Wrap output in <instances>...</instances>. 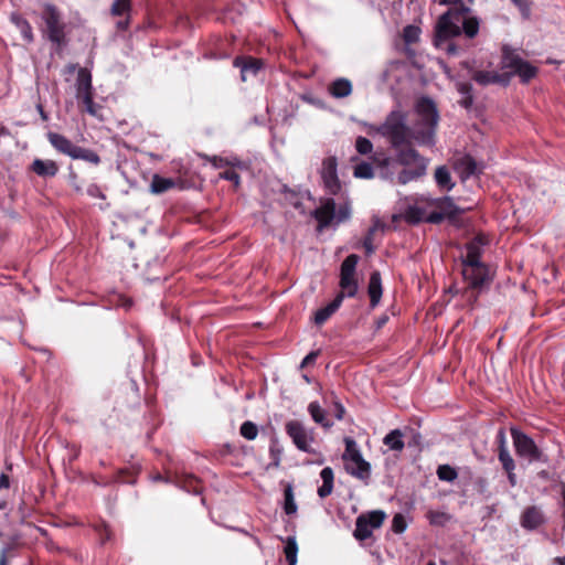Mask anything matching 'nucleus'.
<instances>
[{"label":"nucleus","instance_id":"f257e3e1","mask_svg":"<svg viewBox=\"0 0 565 565\" xmlns=\"http://www.w3.org/2000/svg\"><path fill=\"white\" fill-rule=\"evenodd\" d=\"M416 122L412 128L406 125V117L402 111H392L382 127L383 135L387 136L394 147L416 142L423 146L434 143L435 128L438 122V113L434 102L420 98L415 107Z\"/></svg>","mask_w":565,"mask_h":565},{"label":"nucleus","instance_id":"f03ea898","mask_svg":"<svg viewBox=\"0 0 565 565\" xmlns=\"http://www.w3.org/2000/svg\"><path fill=\"white\" fill-rule=\"evenodd\" d=\"M488 243V237L483 234H478L466 243L467 255L465 259L461 258V276L471 289L469 299L476 298L491 279L489 268L480 262V255Z\"/></svg>","mask_w":565,"mask_h":565},{"label":"nucleus","instance_id":"7ed1b4c3","mask_svg":"<svg viewBox=\"0 0 565 565\" xmlns=\"http://www.w3.org/2000/svg\"><path fill=\"white\" fill-rule=\"evenodd\" d=\"M457 207L445 196L441 199L420 198L413 205H409L401 217L407 223L416 224L423 221L439 223L445 218L455 220Z\"/></svg>","mask_w":565,"mask_h":565},{"label":"nucleus","instance_id":"20e7f679","mask_svg":"<svg viewBox=\"0 0 565 565\" xmlns=\"http://www.w3.org/2000/svg\"><path fill=\"white\" fill-rule=\"evenodd\" d=\"M459 9L450 8L436 24L435 44L448 54H456V39L459 35Z\"/></svg>","mask_w":565,"mask_h":565},{"label":"nucleus","instance_id":"39448f33","mask_svg":"<svg viewBox=\"0 0 565 565\" xmlns=\"http://www.w3.org/2000/svg\"><path fill=\"white\" fill-rule=\"evenodd\" d=\"M396 162L403 167L397 174L399 184H407L417 180L426 173L427 160L413 148H406L398 151Z\"/></svg>","mask_w":565,"mask_h":565},{"label":"nucleus","instance_id":"423d86ee","mask_svg":"<svg viewBox=\"0 0 565 565\" xmlns=\"http://www.w3.org/2000/svg\"><path fill=\"white\" fill-rule=\"evenodd\" d=\"M483 168L482 161L477 160L473 156L466 154L461 157V183L468 182L469 192L466 198L469 204L466 206L461 204V212L463 210H471L477 204L478 200L473 195L479 191V175Z\"/></svg>","mask_w":565,"mask_h":565},{"label":"nucleus","instance_id":"0eeeda50","mask_svg":"<svg viewBox=\"0 0 565 565\" xmlns=\"http://www.w3.org/2000/svg\"><path fill=\"white\" fill-rule=\"evenodd\" d=\"M345 450L342 455L344 468L348 473L362 481H367L371 476V465L363 459L362 454L354 439L344 438Z\"/></svg>","mask_w":565,"mask_h":565},{"label":"nucleus","instance_id":"6e6552de","mask_svg":"<svg viewBox=\"0 0 565 565\" xmlns=\"http://www.w3.org/2000/svg\"><path fill=\"white\" fill-rule=\"evenodd\" d=\"M313 216L318 221V230L322 231L333 223L339 224L349 220L351 216V206L348 202H344L340 204L337 210L333 199H323L321 200L320 206L313 211Z\"/></svg>","mask_w":565,"mask_h":565},{"label":"nucleus","instance_id":"1a4fd4ad","mask_svg":"<svg viewBox=\"0 0 565 565\" xmlns=\"http://www.w3.org/2000/svg\"><path fill=\"white\" fill-rule=\"evenodd\" d=\"M359 256L355 254L349 255L341 264L339 286L341 291L337 296L352 298L358 294L359 282L356 278V265Z\"/></svg>","mask_w":565,"mask_h":565},{"label":"nucleus","instance_id":"9d476101","mask_svg":"<svg viewBox=\"0 0 565 565\" xmlns=\"http://www.w3.org/2000/svg\"><path fill=\"white\" fill-rule=\"evenodd\" d=\"M42 19L45 22L49 39L58 45L62 44L65 38L64 23L57 9L54 6L45 4Z\"/></svg>","mask_w":565,"mask_h":565},{"label":"nucleus","instance_id":"9b49d317","mask_svg":"<svg viewBox=\"0 0 565 565\" xmlns=\"http://www.w3.org/2000/svg\"><path fill=\"white\" fill-rule=\"evenodd\" d=\"M511 436L518 456L523 457L531 462L542 460V454L532 438L516 428H511Z\"/></svg>","mask_w":565,"mask_h":565},{"label":"nucleus","instance_id":"f8f14e48","mask_svg":"<svg viewBox=\"0 0 565 565\" xmlns=\"http://www.w3.org/2000/svg\"><path fill=\"white\" fill-rule=\"evenodd\" d=\"M385 520V513L376 510L362 514L356 519L354 537L364 541L372 535L373 530L379 529Z\"/></svg>","mask_w":565,"mask_h":565},{"label":"nucleus","instance_id":"ddd939ff","mask_svg":"<svg viewBox=\"0 0 565 565\" xmlns=\"http://www.w3.org/2000/svg\"><path fill=\"white\" fill-rule=\"evenodd\" d=\"M286 433L292 439L295 446L305 452H311L313 443V433L298 420H289L286 423Z\"/></svg>","mask_w":565,"mask_h":565},{"label":"nucleus","instance_id":"4468645a","mask_svg":"<svg viewBox=\"0 0 565 565\" xmlns=\"http://www.w3.org/2000/svg\"><path fill=\"white\" fill-rule=\"evenodd\" d=\"M469 72L471 74V77L480 85H489V84H507L509 82V78L504 76L503 74H500L499 72L494 70H487L484 68L483 63H480L479 65H471L468 66Z\"/></svg>","mask_w":565,"mask_h":565},{"label":"nucleus","instance_id":"2eb2a0df","mask_svg":"<svg viewBox=\"0 0 565 565\" xmlns=\"http://www.w3.org/2000/svg\"><path fill=\"white\" fill-rule=\"evenodd\" d=\"M337 159L329 157L323 160L321 167V179L324 188L330 194H337L341 190V184L337 173Z\"/></svg>","mask_w":565,"mask_h":565},{"label":"nucleus","instance_id":"dca6fc26","mask_svg":"<svg viewBox=\"0 0 565 565\" xmlns=\"http://www.w3.org/2000/svg\"><path fill=\"white\" fill-rule=\"evenodd\" d=\"M545 522L544 514L542 510L537 507H529L526 508L520 519V523L522 527L526 530H535L541 526Z\"/></svg>","mask_w":565,"mask_h":565},{"label":"nucleus","instance_id":"f3484780","mask_svg":"<svg viewBox=\"0 0 565 565\" xmlns=\"http://www.w3.org/2000/svg\"><path fill=\"white\" fill-rule=\"evenodd\" d=\"M75 87L78 99L93 95L92 74L87 68H78Z\"/></svg>","mask_w":565,"mask_h":565},{"label":"nucleus","instance_id":"a211bd4d","mask_svg":"<svg viewBox=\"0 0 565 565\" xmlns=\"http://www.w3.org/2000/svg\"><path fill=\"white\" fill-rule=\"evenodd\" d=\"M481 20L461 7V33L473 39L480 30Z\"/></svg>","mask_w":565,"mask_h":565},{"label":"nucleus","instance_id":"6ab92c4d","mask_svg":"<svg viewBox=\"0 0 565 565\" xmlns=\"http://www.w3.org/2000/svg\"><path fill=\"white\" fill-rule=\"evenodd\" d=\"M47 139L50 143L61 153H64L68 157H73L77 146L72 143L71 140H68L66 137L56 134V132H49Z\"/></svg>","mask_w":565,"mask_h":565},{"label":"nucleus","instance_id":"aec40b11","mask_svg":"<svg viewBox=\"0 0 565 565\" xmlns=\"http://www.w3.org/2000/svg\"><path fill=\"white\" fill-rule=\"evenodd\" d=\"M234 65L236 67L241 68L242 79L246 81L247 74L248 73L256 74L262 68L263 62L260 60L253 58V57H248V58L237 57L234 61Z\"/></svg>","mask_w":565,"mask_h":565},{"label":"nucleus","instance_id":"412c9836","mask_svg":"<svg viewBox=\"0 0 565 565\" xmlns=\"http://www.w3.org/2000/svg\"><path fill=\"white\" fill-rule=\"evenodd\" d=\"M367 292L371 300V307H376L382 297V279L379 271H374L371 274Z\"/></svg>","mask_w":565,"mask_h":565},{"label":"nucleus","instance_id":"4be33fe9","mask_svg":"<svg viewBox=\"0 0 565 565\" xmlns=\"http://www.w3.org/2000/svg\"><path fill=\"white\" fill-rule=\"evenodd\" d=\"M32 171L39 177H54L58 171V167L53 160L35 159L32 163Z\"/></svg>","mask_w":565,"mask_h":565},{"label":"nucleus","instance_id":"5701e85b","mask_svg":"<svg viewBox=\"0 0 565 565\" xmlns=\"http://www.w3.org/2000/svg\"><path fill=\"white\" fill-rule=\"evenodd\" d=\"M342 296H337L329 305L319 309L315 313V322L317 324L324 323L341 306Z\"/></svg>","mask_w":565,"mask_h":565},{"label":"nucleus","instance_id":"b1692460","mask_svg":"<svg viewBox=\"0 0 565 565\" xmlns=\"http://www.w3.org/2000/svg\"><path fill=\"white\" fill-rule=\"evenodd\" d=\"M320 477L322 484L318 488V495L323 499L330 495L333 490V470L330 467H326L321 470Z\"/></svg>","mask_w":565,"mask_h":565},{"label":"nucleus","instance_id":"393cba45","mask_svg":"<svg viewBox=\"0 0 565 565\" xmlns=\"http://www.w3.org/2000/svg\"><path fill=\"white\" fill-rule=\"evenodd\" d=\"M329 92L335 98H343L352 93V84L347 78H339L330 85Z\"/></svg>","mask_w":565,"mask_h":565},{"label":"nucleus","instance_id":"a878e982","mask_svg":"<svg viewBox=\"0 0 565 565\" xmlns=\"http://www.w3.org/2000/svg\"><path fill=\"white\" fill-rule=\"evenodd\" d=\"M175 185V182L171 178H163L159 174L152 177L150 183V191L153 194H161Z\"/></svg>","mask_w":565,"mask_h":565},{"label":"nucleus","instance_id":"bb28decb","mask_svg":"<svg viewBox=\"0 0 565 565\" xmlns=\"http://www.w3.org/2000/svg\"><path fill=\"white\" fill-rule=\"evenodd\" d=\"M403 437L404 434L399 429H394L384 437L383 443L391 450L402 451L405 446Z\"/></svg>","mask_w":565,"mask_h":565},{"label":"nucleus","instance_id":"cd10ccee","mask_svg":"<svg viewBox=\"0 0 565 565\" xmlns=\"http://www.w3.org/2000/svg\"><path fill=\"white\" fill-rule=\"evenodd\" d=\"M308 412L311 415L312 419L322 427L330 428L333 425L332 422L327 419L324 409H322L317 402H312L309 404Z\"/></svg>","mask_w":565,"mask_h":565},{"label":"nucleus","instance_id":"c85d7f7f","mask_svg":"<svg viewBox=\"0 0 565 565\" xmlns=\"http://www.w3.org/2000/svg\"><path fill=\"white\" fill-rule=\"evenodd\" d=\"M435 180L443 190H451L455 186L447 167H438L435 171Z\"/></svg>","mask_w":565,"mask_h":565},{"label":"nucleus","instance_id":"c756f323","mask_svg":"<svg viewBox=\"0 0 565 565\" xmlns=\"http://www.w3.org/2000/svg\"><path fill=\"white\" fill-rule=\"evenodd\" d=\"M523 60L515 52L504 46L502 50V66L514 72Z\"/></svg>","mask_w":565,"mask_h":565},{"label":"nucleus","instance_id":"7c9ffc66","mask_svg":"<svg viewBox=\"0 0 565 565\" xmlns=\"http://www.w3.org/2000/svg\"><path fill=\"white\" fill-rule=\"evenodd\" d=\"M513 73L516 74L522 79V82L527 83L536 76L537 68L523 60Z\"/></svg>","mask_w":565,"mask_h":565},{"label":"nucleus","instance_id":"2f4dec72","mask_svg":"<svg viewBox=\"0 0 565 565\" xmlns=\"http://www.w3.org/2000/svg\"><path fill=\"white\" fill-rule=\"evenodd\" d=\"M284 553L288 565L297 564L298 544L296 537L289 536L285 542Z\"/></svg>","mask_w":565,"mask_h":565},{"label":"nucleus","instance_id":"473e14b6","mask_svg":"<svg viewBox=\"0 0 565 565\" xmlns=\"http://www.w3.org/2000/svg\"><path fill=\"white\" fill-rule=\"evenodd\" d=\"M284 495H285L284 510H285L286 514H296L298 508H297V504L295 501L294 489H292L291 484H288L285 488Z\"/></svg>","mask_w":565,"mask_h":565},{"label":"nucleus","instance_id":"72a5a7b5","mask_svg":"<svg viewBox=\"0 0 565 565\" xmlns=\"http://www.w3.org/2000/svg\"><path fill=\"white\" fill-rule=\"evenodd\" d=\"M11 21L15 24V26L20 30L22 36L26 41H32V29L26 20L21 18L18 14L11 15Z\"/></svg>","mask_w":565,"mask_h":565},{"label":"nucleus","instance_id":"f704fd0d","mask_svg":"<svg viewBox=\"0 0 565 565\" xmlns=\"http://www.w3.org/2000/svg\"><path fill=\"white\" fill-rule=\"evenodd\" d=\"M72 159H82L92 163H99L100 159L97 153L92 150L78 147L76 148Z\"/></svg>","mask_w":565,"mask_h":565},{"label":"nucleus","instance_id":"c9c22d12","mask_svg":"<svg viewBox=\"0 0 565 565\" xmlns=\"http://www.w3.org/2000/svg\"><path fill=\"white\" fill-rule=\"evenodd\" d=\"M428 518L430 523L435 525H445L451 519V516L444 511H430Z\"/></svg>","mask_w":565,"mask_h":565},{"label":"nucleus","instance_id":"e433bc0d","mask_svg":"<svg viewBox=\"0 0 565 565\" xmlns=\"http://www.w3.org/2000/svg\"><path fill=\"white\" fill-rule=\"evenodd\" d=\"M258 428L257 426L252 422H245L241 426V435L248 439L254 440L257 437Z\"/></svg>","mask_w":565,"mask_h":565},{"label":"nucleus","instance_id":"4c0bfd02","mask_svg":"<svg viewBox=\"0 0 565 565\" xmlns=\"http://www.w3.org/2000/svg\"><path fill=\"white\" fill-rule=\"evenodd\" d=\"M499 460L502 463L504 470H514V460L511 457L508 447H502L499 451Z\"/></svg>","mask_w":565,"mask_h":565},{"label":"nucleus","instance_id":"58836bf2","mask_svg":"<svg viewBox=\"0 0 565 565\" xmlns=\"http://www.w3.org/2000/svg\"><path fill=\"white\" fill-rule=\"evenodd\" d=\"M354 177L362 179H371L373 177V169L370 163L362 162L354 168Z\"/></svg>","mask_w":565,"mask_h":565},{"label":"nucleus","instance_id":"ea45409f","mask_svg":"<svg viewBox=\"0 0 565 565\" xmlns=\"http://www.w3.org/2000/svg\"><path fill=\"white\" fill-rule=\"evenodd\" d=\"M420 30L415 25H407L403 31V38L406 43H415L419 39Z\"/></svg>","mask_w":565,"mask_h":565},{"label":"nucleus","instance_id":"a19ab883","mask_svg":"<svg viewBox=\"0 0 565 565\" xmlns=\"http://www.w3.org/2000/svg\"><path fill=\"white\" fill-rule=\"evenodd\" d=\"M356 151L361 154H369L373 150L372 142L365 137H358L355 141Z\"/></svg>","mask_w":565,"mask_h":565},{"label":"nucleus","instance_id":"79ce46f5","mask_svg":"<svg viewBox=\"0 0 565 565\" xmlns=\"http://www.w3.org/2000/svg\"><path fill=\"white\" fill-rule=\"evenodd\" d=\"M439 479L445 481H452L457 477V472L448 465L440 466L437 470Z\"/></svg>","mask_w":565,"mask_h":565},{"label":"nucleus","instance_id":"37998d69","mask_svg":"<svg viewBox=\"0 0 565 565\" xmlns=\"http://www.w3.org/2000/svg\"><path fill=\"white\" fill-rule=\"evenodd\" d=\"M407 527L405 516L401 513L394 515L392 521V530L395 533H403Z\"/></svg>","mask_w":565,"mask_h":565},{"label":"nucleus","instance_id":"c03bdc74","mask_svg":"<svg viewBox=\"0 0 565 565\" xmlns=\"http://www.w3.org/2000/svg\"><path fill=\"white\" fill-rule=\"evenodd\" d=\"M81 100L83 102V104L85 106V111H87L89 115H92L94 117L98 116V111H99L100 107L94 103L93 95L84 97Z\"/></svg>","mask_w":565,"mask_h":565},{"label":"nucleus","instance_id":"a18cd8bd","mask_svg":"<svg viewBox=\"0 0 565 565\" xmlns=\"http://www.w3.org/2000/svg\"><path fill=\"white\" fill-rule=\"evenodd\" d=\"M129 9V0H116L111 6L115 15H121Z\"/></svg>","mask_w":565,"mask_h":565},{"label":"nucleus","instance_id":"49530a36","mask_svg":"<svg viewBox=\"0 0 565 565\" xmlns=\"http://www.w3.org/2000/svg\"><path fill=\"white\" fill-rule=\"evenodd\" d=\"M220 178L233 182L235 184V186L239 185L241 179H239V175L235 171H232V170L224 171L220 174Z\"/></svg>","mask_w":565,"mask_h":565},{"label":"nucleus","instance_id":"de8ad7c7","mask_svg":"<svg viewBox=\"0 0 565 565\" xmlns=\"http://www.w3.org/2000/svg\"><path fill=\"white\" fill-rule=\"evenodd\" d=\"M87 194L92 198H97V199H102V200H105L106 196L104 194V192L100 190V188L96 184H90L88 185L87 188Z\"/></svg>","mask_w":565,"mask_h":565},{"label":"nucleus","instance_id":"09e8293b","mask_svg":"<svg viewBox=\"0 0 565 565\" xmlns=\"http://www.w3.org/2000/svg\"><path fill=\"white\" fill-rule=\"evenodd\" d=\"M460 92H461V106H465L468 108L472 103V97L470 95V90L466 86L461 85Z\"/></svg>","mask_w":565,"mask_h":565},{"label":"nucleus","instance_id":"8fccbe9b","mask_svg":"<svg viewBox=\"0 0 565 565\" xmlns=\"http://www.w3.org/2000/svg\"><path fill=\"white\" fill-rule=\"evenodd\" d=\"M513 3L519 8L523 17L527 18L530 15V6L525 0L513 1Z\"/></svg>","mask_w":565,"mask_h":565},{"label":"nucleus","instance_id":"3c124183","mask_svg":"<svg viewBox=\"0 0 565 565\" xmlns=\"http://www.w3.org/2000/svg\"><path fill=\"white\" fill-rule=\"evenodd\" d=\"M211 163L213 164V167L215 168H222V167H225L227 164H234L233 162H230L228 159H225V158H220V157H213L211 159Z\"/></svg>","mask_w":565,"mask_h":565},{"label":"nucleus","instance_id":"603ef678","mask_svg":"<svg viewBox=\"0 0 565 565\" xmlns=\"http://www.w3.org/2000/svg\"><path fill=\"white\" fill-rule=\"evenodd\" d=\"M363 247L366 254L371 255L374 252L373 238L371 235H366L363 239Z\"/></svg>","mask_w":565,"mask_h":565},{"label":"nucleus","instance_id":"864d4df0","mask_svg":"<svg viewBox=\"0 0 565 565\" xmlns=\"http://www.w3.org/2000/svg\"><path fill=\"white\" fill-rule=\"evenodd\" d=\"M317 356H318V352H315V351L310 352L308 355L305 356L300 366L305 367L306 365L313 363L316 361Z\"/></svg>","mask_w":565,"mask_h":565},{"label":"nucleus","instance_id":"5fc2aeb1","mask_svg":"<svg viewBox=\"0 0 565 565\" xmlns=\"http://www.w3.org/2000/svg\"><path fill=\"white\" fill-rule=\"evenodd\" d=\"M497 438H498V443H499V450L502 447H507V438H505V433L503 429H500L498 431Z\"/></svg>","mask_w":565,"mask_h":565},{"label":"nucleus","instance_id":"6e6d98bb","mask_svg":"<svg viewBox=\"0 0 565 565\" xmlns=\"http://www.w3.org/2000/svg\"><path fill=\"white\" fill-rule=\"evenodd\" d=\"M9 487H10L9 478L7 475L2 473L0 476V489L9 488Z\"/></svg>","mask_w":565,"mask_h":565},{"label":"nucleus","instance_id":"4d7b16f0","mask_svg":"<svg viewBox=\"0 0 565 565\" xmlns=\"http://www.w3.org/2000/svg\"><path fill=\"white\" fill-rule=\"evenodd\" d=\"M335 408H337V418L340 420L343 418V415H344V407L340 404V403H335Z\"/></svg>","mask_w":565,"mask_h":565},{"label":"nucleus","instance_id":"13d9d810","mask_svg":"<svg viewBox=\"0 0 565 565\" xmlns=\"http://www.w3.org/2000/svg\"><path fill=\"white\" fill-rule=\"evenodd\" d=\"M508 472V478L512 487L516 484V477L514 470H505Z\"/></svg>","mask_w":565,"mask_h":565},{"label":"nucleus","instance_id":"bf43d9fd","mask_svg":"<svg viewBox=\"0 0 565 565\" xmlns=\"http://www.w3.org/2000/svg\"><path fill=\"white\" fill-rule=\"evenodd\" d=\"M230 162H233L234 164H232L233 167H238V168H246V164L244 162H242L241 160H238L237 158H231L228 159Z\"/></svg>","mask_w":565,"mask_h":565},{"label":"nucleus","instance_id":"052dcab7","mask_svg":"<svg viewBox=\"0 0 565 565\" xmlns=\"http://www.w3.org/2000/svg\"><path fill=\"white\" fill-rule=\"evenodd\" d=\"M75 71H76V65H75V64H68V65L65 67L64 73L73 74Z\"/></svg>","mask_w":565,"mask_h":565},{"label":"nucleus","instance_id":"680f3d73","mask_svg":"<svg viewBox=\"0 0 565 565\" xmlns=\"http://www.w3.org/2000/svg\"><path fill=\"white\" fill-rule=\"evenodd\" d=\"M553 562L555 565H565V556L555 557Z\"/></svg>","mask_w":565,"mask_h":565},{"label":"nucleus","instance_id":"e2e57ef3","mask_svg":"<svg viewBox=\"0 0 565 565\" xmlns=\"http://www.w3.org/2000/svg\"><path fill=\"white\" fill-rule=\"evenodd\" d=\"M0 565H7L6 550L1 551V554H0Z\"/></svg>","mask_w":565,"mask_h":565},{"label":"nucleus","instance_id":"0e129e2a","mask_svg":"<svg viewBox=\"0 0 565 565\" xmlns=\"http://www.w3.org/2000/svg\"><path fill=\"white\" fill-rule=\"evenodd\" d=\"M376 230H377V225L375 224L373 227H371L369 230L367 235H371V237L373 238V235H374Z\"/></svg>","mask_w":565,"mask_h":565},{"label":"nucleus","instance_id":"69168bd1","mask_svg":"<svg viewBox=\"0 0 565 565\" xmlns=\"http://www.w3.org/2000/svg\"><path fill=\"white\" fill-rule=\"evenodd\" d=\"M457 0H441V3L448 4V3H456Z\"/></svg>","mask_w":565,"mask_h":565},{"label":"nucleus","instance_id":"338daca9","mask_svg":"<svg viewBox=\"0 0 565 565\" xmlns=\"http://www.w3.org/2000/svg\"><path fill=\"white\" fill-rule=\"evenodd\" d=\"M387 318L384 317L379 321V327H382L386 322Z\"/></svg>","mask_w":565,"mask_h":565},{"label":"nucleus","instance_id":"774afa93","mask_svg":"<svg viewBox=\"0 0 565 565\" xmlns=\"http://www.w3.org/2000/svg\"><path fill=\"white\" fill-rule=\"evenodd\" d=\"M130 305H131L130 300H126L124 303L125 307H129Z\"/></svg>","mask_w":565,"mask_h":565}]
</instances>
